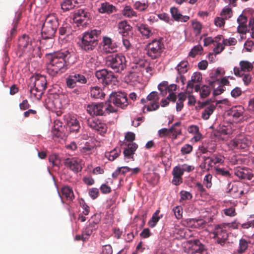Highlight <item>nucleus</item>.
<instances>
[{
  "mask_svg": "<svg viewBox=\"0 0 254 254\" xmlns=\"http://www.w3.org/2000/svg\"><path fill=\"white\" fill-rule=\"evenodd\" d=\"M217 103L215 102H210V101H206L202 103L201 107L204 108L203 111L201 114V117L203 120H208L210 115L213 113Z\"/></svg>",
  "mask_w": 254,
  "mask_h": 254,
  "instance_id": "obj_16",
  "label": "nucleus"
},
{
  "mask_svg": "<svg viewBox=\"0 0 254 254\" xmlns=\"http://www.w3.org/2000/svg\"><path fill=\"white\" fill-rule=\"evenodd\" d=\"M95 76L98 81L104 86L110 84L116 78L114 73L107 69L96 71Z\"/></svg>",
  "mask_w": 254,
  "mask_h": 254,
  "instance_id": "obj_12",
  "label": "nucleus"
},
{
  "mask_svg": "<svg viewBox=\"0 0 254 254\" xmlns=\"http://www.w3.org/2000/svg\"><path fill=\"white\" fill-rule=\"evenodd\" d=\"M107 102L110 105L113 103L115 106L122 109L126 108L129 104L127 94L122 92H112Z\"/></svg>",
  "mask_w": 254,
  "mask_h": 254,
  "instance_id": "obj_8",
  "label": "nucleus"
},
{
  "mask_svg": "<svg viewBox=\"0 0 254 254\" xmlns=\"http://www.w3.org/2000/svg\"><path fill=\"white\" fill-rule=\"evenodd\" d=\"M138 30L146 38H148L152 35L151 30L146 25L141 24L138 27Z\"/></svg>",
  "mask_w": 254,
  "mask_h": 254,
  "instance_id": "obj_33",
  "label": "nucleus"
},
{
  "mask_svg": "<svg viewBox=\"0 0 254 254\" xmlns=\"http://www.w3.org/2000/svg\"><path fill=\"white\" fill-rule=\"evenodd\" d=\"M28 87L30 88L31 98L39 100L47 88V81L46 76L41 74L32 76L30 79Z\"/></svg>",
  "mask_w": 254,
  "mask_h": 254,
  "instance_id": "obj_2",
  "label": "nucleus"
},
{
  "mask_svg": "<svg viewBox=\"0 0 254 254\" xmlns=\"http://www.w3.org/2000/svg\"><path fill=\"white\" fill-rule=\"evenodd\" d=\"M147 3H142L140 1H136L134 4L133 7L135 9L139 11H144L148 7Z\"/></svg>",
  "mask_w": 254,
  "mask_h": 254,
  "instance_id": "obj_51",
  "label": "nucleus"
},
{
  "mask_svg": "<svg viewBox=\"0 0 254 254\" xmlns=\"http://www.w3.org/2000/svg\"><path fill=\"white\" fill-rule=\"evenodd\" d=\"M65 166L75 173L82 170V160L79 158H67L64 161Z\"/></svg>",
  "mask_w": 254,
  "mask_h": 254,
  "instance_id": "obj_14",
  "label": "nucleus"
},
{
  "mask_svg": "<svg viewBox=\"0 0 254 254\" xmlns=\"http://www.w3.org/2000/svg\"><path fill=\"white\" fill-rule=\"evenodd\" d=\"M59 20L54 13L46 16L42 25L41 36L44 40L53 39L59 26Z\"/></svg>",
  "mask_w": 254,
  "mask_h": 254,
  "instance_id": "obj_4",
  "label": "nucleus"
},
{
  "mask_svg": "<svg viewBox=\"0 0 254 254\" xmlns=\"http://www.w3.org/2000/svg\"><path fill=\"white\" fill-rule=\"evenodd\" d=\"M101 31L94 29L83 33L79 46L81 49L86 52L90 53L97 47L101 38Z\"/></svg>",
  "mask_w": 254,
  "mask_h": 254,
  "instance_id": "obj_3",
  "label": "nucleus"
},
{
  "mask_svg": "<svg viewBox=\"0 0 254 254\" xmlns=\"http://www.w3.org/2000/svg\"><path fill=\"white\" fill-rule=\"evenodd\" d=\"M104 50L107 53H113L116 51L117 45L115 43H113L112 39L107 37L103 38Z\"/></svg>",
  "mask_w": 254,
  "mask_h": 254,
  "instance_id": "obj_22",
  "label": "nucleus"
},
{
  "mask_svg": "<svg viewBox=\"0 0 254 254\" xmlns=\"http://www.w3.org/2000/svg\"><path fill=\"white\" fill-rule=\"evenodd\" d=\"M67 125L71 132L77 133L80 128L79 121L74 117L70 118L67 121Z\"/></svg>",
  "mask_w": 254,
  "mask_h": 254,
  "instance_id": "obj_25",
  "label": "nucleus"
},
{
  "mask_svg": "<svg viewBox=\"0 0 254 254\" xmlns=\"http://www.w3.org/2000/svg\"><path fill=\"white\" fill-rule=\"evenodd\" d=\"M59 196L61 198L62 201H63V197H64L67 201H71L74 198V195L71 188L68 186H64L61 189V192L58 191Z\"/></svg>",
  "mask_w": 254,
  "mask_h": 254,
  "instance_id": "obj_20",
  "label": "nucleus"
},
{
  "mask_svg": "<svg viewBox=\"0 0 254 254\" xmlns=\"http://www.w3.org/2000/svg\"><path fill=\"white\" fill-rule=\"evenodd\" d=\"M94 147L89 144H85V146L81 149V152L85 155H89L92 153Z\"/></svg>",
  "mask_w": 254,
  "mask_h": 254,
  "instance_id": "obj_53",
  "label": "nucleus"
},
{
  "mask_svg": "<svg viewBox=\"0 0 254 254\" xmlns=\"http://www.w3.org/2000/svg\"><path fill=\"white\" fill-rule=\"evenodd\" d=\"M192 150V146L189 144L184 145L181 149V151L183 154H186L190 153Z\"/></svg>",
  "mask_w": 254,
  "mask_h": 254,
  "instance_id": "obj_59",
  "label": "nucleus"
},
{
  "mask_svg": "<svg viewBox=\"0 0 254 254\" xmlns=\"http://www.w3.org/2000/svg\"><path fill=\"white\" fill-rule=\"evenodd\" d=\"M182 211L183 209L180 206H176L173 209L174 214L177 219H180L182 217Z\"/></svg>",
  "mask_w": 254,
  "mask_h": 254,
  "instance_id": "obj_60",
  "label": "nucleus"
},
{
  "mask_svg": "<svg viewBox=\"0 0 254 254\" xmlns=\"http://www.w3.org/2000/svg\"><path fill=\"white\" fill-rule=\"evenodd\" d=\"M98 10L100 13H111L116 11V7L108 2L102 3Z\"/></svg>",
  "mask_w": 254,
  "mask_h": 254,
  "instance_id": "obj_28",
  "label": "nucleus"
},
{
  "mask_svg": "<svg viewBox=\"0 0 254 254\" xmlns=\"http://www.w3.org/2000/svg\"><path fill=\"white\" fill-rule=\"evenodd\" d=\"M159 97L157 92H151L146 97V99L142 98L141 100V103L143 104L147 103L149 101H159Z\"/></svg>",
  "mask_w": 254,
  "mask_h": 254,
  "instance_id": "obj_34",
  "label": "nucleus"
},
{
  "mask_svg": "<svg viewBox=\"0 0 254 254\" xmlns=\"http://www.w3.org/2000/svg\"><path fill=\"white\" fill-rule=\"evenodd\" d=\"M70 27L67 24L65 23L63 24L62 26L59 29V34L60 36H64L68 35L70 33Z\"/></svg>",
  "mask_w": 254,
  "mask_h": 254,
  "instance_id": "obj_48",
  "label": "nucleus"
},
{
  "mask_svg": "<svg viewBox=\"0 0 254 254\" xmlns=\"http://www.w3.org/2000/svg\"><path fill=\"white\" fill-rule=\"evenodd\" d=\"M181 125V122H178L176 123H175L170 128V133H177L179 134H182V130L181 128L180 127Z\"/></svg>",
  "mask_w": 254,
  "mask_h": 254,
  "instance_id": "obj_47",
  "label": "nucleus"
},
{
  "mask_svg": "<svg viewBox=\"0 0 254 254\" xmlns=\"http://www.w3.org/2000/svg\"><path fill=\"white\" fill-rule=\"evenodd\" d=\"M122 14L129 18L136 16V13L130 6H126L122 11Z\"/></svg>",
  "mask_w": 254,
  "mask_h": 254,
  "instance_id": "obj_43",
  "label": "nucleus"
},
{
  "mask_svg": "<svg viewBox=\"0 0 254 254\" xmlns=\"http://www.w3.org/2000/svg\"><path fill=\"white\" fill-rule=\"evenodd\" d=\"M164 49L162 38L155 39L147 44V55L151 59H158L161 57Z\"/></svg>",
  "mask_w": 254,
  "mask_h": 254,
  "instance_id": "obj_7",
  "label": "nucleus"
},
{
  "mask_svg": "<svg viewBox=\"0 0 254 254\" xmlns=\"http://www.w3.org/2000/svg\"><path fill=\"white\" fill-rule=\"evenodd\" d=\"M87 124L89 127L101 134L105 133L107 130V125L95 118L91 117L88 119Z\"/></svg>",
  "mask_w": 254,
  "mask_h": 254,
  "instance_id": "obj_13",
  "label": "nucleus"
},
{
  "mask_svg": "<svg viewBox=\"0 0 254 254\" xmlns=\"http://www.w3.org/2000/svg\"><path fill=\"white\" fill-rule=\"evenodd\" d=\"M73 55L71 50H64L50 55L47 65V72L54 76L65 72L68 68L69 59Z\"/></svg>",
  "mask_w": 254,
  "mask_h": 254,
  "instance_id": "obj_1",
  "label": "nucleus"
},
{
  "mask_svg": "<svg viewBox=\"0 0 254 254\" xmlns=\"http://www.w3.org/2000/svg\"><path fill=\"white\" fill-rule=\"evenodd\" d=\"M148 60L145 59L139 60L134 65L132 66L134 72H143V68Z\"/></svg>",
  "mask_w": 254,
  "mask_h": 254,
  "instance_id": "obj_39",
  "label": "nucleus"
},
{
  "mask_svg": "<svg viewBox=\"0 0 254 254\" xmlns=\"http://www.w3.org/2000/svg\"><path fill=\"white\" fill-rule=\"evenodd\" d=\"M168 85L167 81H163L158 85V89L162 96H165L167 94V88Z\"/></svg>",
  "mask_w": 254,
  "mask_h": 254,
  "instance_id": "obj_52",
  "label": "nucleus"
},
{
  "mask_svg": "<svg viewBox=\"0 0 254 254\" xmlns=\"http://www.w3.org/2000/svg\"><path fill=\"white\" fill-rule=\"evenodd\" d=\"M94 230L89 226H87L84 230L82 232V234L84 236V240H87L89 237L92 234V232Z\"/></svg>",
  "mask_w": 254,
  "mask_h": 254,
  "instance_id": "obj_56",
  "label": "nucleus"
},
{
  "mask_svg": "<svg viewBox=\"0 0 254 254\" xmlns=\"http://www.w3.org/2000/svg\"><path fill=\"white\" fill-rule=\"evenodd\" d=\"M170 13L174 20L178 22H187L190 19V17L187 15H183L179 9L176 7L170 8Z\"/></svg>",
  "mask_w": 254,
  "mask_h": 254,
  "instance_id": "obj_21",
  "label": "nucleus"
},
{
  "mask_svg": "<svg viewBox=\"0 0 254 254\" xmlns=\"http://www.w3.org/2000/svg\"><path fill=\"white\" fill-rule=\"evenodd\" d=\"M105 62L107 67L117 73H121L127 66L126 58L121 54H113L108 55L105 58Z\"/></svg>",
  "mask_w": 254,
  "mask_h": 254,
  "instance_id": "obj_5",
  "label": "nucleus"
},
{
  "mask_svg": "<svg viewBox=\"0 0 254 254\" xmlns=\"http://www.w3.org/2000/svg\"><path fill=\"white\" fill-rule=\"evenodd\" d=\"M237 42V40L235 38L232 37L229 39H224L223 41V45L226 46L235 45Z\"/></svg>",
  "mask_w": 254,
  "mask_h": 254,
  "instance_id": "obj_58",
  "label": "nucleus"
},
{
  "mask_svg": "<svg viewBox=\"0 0 254 254\" xmlns=\"http://www.w3.org/2000/svg\"><path fill=\"white\" fill-rule=\"evenodd\" d=\"M130 171H131V168L127 166L119 167L113 173L112 177L114 179H117L120 175H124Z\"/></svg>",
  "mask_w": 254,
  "mask_h": 254,
  "instance_id": "obj_31",
  "label": "nucleus"
},
{
  "mask_svg": "<svg viewBox=\"0 0 254 254\" xmlns=\"http://www.w3.org/2000/svg\"><path fill=\"white\" fill-rule=\"evenodd\" d=\"M89 224L88 226L91 227L94 230H96L98 228V224L100 222V218H97V215H94L89 220Z\"/></svg>",
  "mask_w": 254,
  "mask_h": 254,
  "instance_id": "obj_45",
  "label": "nucleus"
},
{
  "mask_svg": "<svg viewBox=\"0 0 254 254\" xmlns=\"http://www.w3.org/2000/svg\"><path fill=\"white\" fill-rule=\"evenodd\" d=\"M215 174L217 176H221L226 178H231V174L230 172L224 169L218 167H215Z\"/></svg>",
  "mask_w": 254,
  "mask_h": 254,
  "instance_id": "obj_38",
  "label": "nucleus"
},
{
  "mask_svg": "<svg viewBox=\"0 0 254 254\" xmlns=\"http://www.w3.org/2000/svg\"><path fill=\"white\" fill-rule=\"evenodd\" d=\"M131 28L132 27L126 21H122L118 23L119 33L121 34L123 37L128 35L131 31Z\"/></svg>",
  "mask_w": 254,
  "mask_h": 254,
  "instance_id": "obj_23",
  "label": "nucleus"
},
{
  "mask_svg": "<svg viewBox=\"0 0 254 254\" xmlns=\"http://www.w3.org/2000/svg\"><path fill=\"white\" fill-rule=\"evenodd\" d=\"M233 11L231 7L226 6L223 8L221 12L220 15L225 19H228L232 16Z\"/></svg>",
  "mask_w": 254,
  "mask_h": 254,
  "instance_id": "obj_40",
  "label": "nucleus"
},
{
  "mask_svg": "<svg viewBox=\"0 0 254 254\" xmlns=\"http://www.w3.org/2000/svg\"><path fill=\"white\" fill-rule=\"evenodd\" d=\"M21 18V13L20 12H16L15 15V17L13 20V28L10 31V37H12L15 33H16V28L18 25L19 20Z\"/></svg>",
  "mask_w": 254,
  "mask_h": 254,
  "instance_id": "obj_41",
  "label": "nucleus"
},
{
  "mask_svg": "<svg viewBox=\"0 0 254 254\" xmlns=\"http://www.w3.org/2000/svg\"><path fill=\"white\" fill-rule=\"evenodd\" d=\"M30 42L28 36L26 35H23L18 40V45L19 48L22 49L26 48L29 45H30Z\"/></svg>",
  "mask_w": 254,
  "mask_h": 254,
  "instance_id": "obj_32",
  "label": "nucleus"
},
{
  "mask_svg": "<svg viewBox=\"0 0 254 254\" xmlns=\"http://www.w3.org/2000/svg\"><path fill=\"white\" fill-rule=\"evenodd\" d=\"M250 242L244 239H241L239 241V246L238 249V253L239 254H242L245 252L247 250Z\"/></svg>",
  "mask_w": 254,
  "mask_h": 254,
  "instance_id": "obj_35",
  "label": "nucleus"
},
{
  "mask_svg": "<svg viewBox=\"0 0 254 254\" xmlns=\"http://www.w3.org/2000/svg\"><path fill=\"white\" fill-rule=\"evenodd\" d=\"M188 65L189 63L188 61H183L180 63L176 68L179 73H185L188 71Z\"/></svg>",
  "mask_w": 254,
  "mask_h": 254,
  "instance_id": "obj_42",
  "label": "nucleus"
},
{
  "mask_svg": "<svg viewBox=\"0 0 254 254\" xmlns=\"http://www.w3.org/2000/svg\"><path fill=\"white\" fill-rule=\"evenodd\" d=\"M113 250L112 247L109 245L103 246L101 254H112Z\"/></svg>",
  "mask_w": 254,
  "mask_h": 254,
  "instance_id": "obj_64",
  "label": "nucleus"
},
{
  "mask_svg": "<svg viewBox=\"0 0 254 254\" xmlns=\"http://www.w3.org/2000/svg\"><path fill=\"white\" fill-rule=\"evenodd\" d=\"M202 74L200 72H196L191 76V79L188 81L187 87V92L190 94L194 89V84L200 82L202 80Z\"/></svg>",
  "mask_w": 254,
  "mask_h": 254,
  "instance_id": "obj_19",
  "label": "nucleus"
},
{
  "mask_svg": "<svg viewBox=\"0 0 254 254\" xmlns=\"http://www.w3.org/2000/svg\"><path fill=\"white\" fill-rule=\"evenodd\" d=\"M184 173L180 166H175L173 170L172 175L176 177H182Z\"/></svg>",
  "mask_w": 254,
  "mask_h": 254,
  "instance_id": "obj_57",
  "label": "nucleus"
},
{
  "mask_svg": "<svg viewBox=\"0 0 254 254\" xmlns=\"http://www.w3.org/2000/svg\"><path fill=\"white\" fill-rule=\"evenodd\" d=\"M203 49L201 45H197L194 46L189 53V56L191 57H194L196 55L198 54L199 52L202 51Z\"/></svg>",
  "mask_w": 254,
  "mask_h": 254,
  "instance_id": "obj_54",
  "label": "nucleus"
},
{
  "mask_svg": "<svg viewBox=\"0 0 254 254\" xmlns=\"http://www.w3.org/2000/svg\"><path fill=\"white\" fill-rule=\"evenodd\" d=\"M127 147L125 148L126 149L130 150L131 152H135V150L138 147V145L135 142H128L126 143Z\"/></svg>",
  "mask_w": 254,
  "mask_h": 254,
  "instance_id": "obj_61",
  "label": "nucleus"
},
{
  "mask_svg": "<svg viewBox=\"0 0 254 254\" xmlns=\"http://www.w3.org/2000/svg\"><path fill=\"white\" fill-rule=\"evenodd\" d=\"M225 20L226 19H225L222 16L217 17L214 19V23L216 26L221 27L224 25L225 23Z\"/></svg>",
  "mask_w": 254,
  "mask_h": 254,
  "instance_id": "obj_63",
  "label": "nucleus"
},
{
  "mask_svg": "<svg viewBox=\"0 0 254 254\" xmlns=\"http://www.w3.org/2000/svg\"><path fill=\"white\" fill-rule=\"evenodd\" d=\"M121 153V150L119 149L115 148L110 152H106L105 156L110 161H114L119 157Z\"/></svg>",
  "mask_w": 254,
  "mask_h": 254,
  "instance_id": "obj_36",
  "label": "nucleus"
},
{
  "mask_svg": "<svg viewBox=\"0 0 254 254\" xmlns=\"http://www.w3.org/2000/svg\"><path fill=\"white\" fill-rule=\"evenodd\" d=\"M241 73L242 72H250L254 68L253 64L247 61H241L239 63Z\"/></svg>",
  "mask_w": 254,
  "mask_h": 254,
  "instance_id": "obj_29",
  "label": "nucleus"
},
{
  "mask_svg": "<svg viewBox=\"0 0 254 254\" xmlns=\"http://www.w3.org/2000/svg\"><path fill=\"white\" fill-rule=\"evenodd\" d=\"M117 110L107 102L92 104L87 107V112L91 116H105L110 113L116 112Z\"/></svg>",
  "mask_w": 254,
  "mask_h": 254,
  "instance_id": "obj_6",
  "label": "nucleus"
},
{
  "mask_svg": "<svg viewBox=\"0 0 254 254\" xmlns=\"http://www.w3.org/2000/svg\"><path fill=\"white\" fill-rule=\"evenodd\" d=\"M231 144L235 149L246 151L252 144L251 137L246 135L238 136L231 141Z\"/></svg>",
  "mask_w": 254,
  "mask_h": 254,
  "instance_id": "obj_10",
  "label": "nucleus"
},
{
  "mask_svg": "<svg viewBox=\"0 0 254 254\" xmlns=\"http://www.w3.org/2000/svg\"><path fill=\"white\" fill-rule=\"evenodd\" d=\"M216 81H211L209 82V85H203L201 87L199 84H196L194 86L195 92H199L200 96L201 98L207 97L211 92V87L214 88Z\"/></svg>",
  "mask_w": 254,
  "mask_h": 254,
  "instance_id": "obj_18",
  "label": "nucleus"
},
{
  "mask_svg": "<svg viewBox=\"0 0 254 254\" xmlns=\"http://www.w3.org/2000/svg\"><path fill=\"white\" fill-rule=\"evenodd\" d=\"M91 15L87 9L79 8L74 11L73 21L78 26H86L89 24Z\"/></svg>",
  "mask_w": 254,
  "mask_h": 254,
  "instance_id": "obj_9",
  "label": "nucleus"
},
{
  "mask_svg": "<svg viewBox=\"0 0 254 254\" xmlns=\"http://www.w3.org/2000/svg\"><path fill=\"white\" fill-rule=\"evenodd\" d=\"M52 133L53 136L57 138H63L65 136L64 129L53 128Z\"/></svg>",
  "mask_w": 254,
  "mask_h": 254,
  "instance_id": "obj_49",
  "label": "nucleus"
},
{
  "mask_svg": "<svg viewBox=\"0 0 254 254\" xmlns=\"http://www.w3.org/2000/svg\"><path fill=\"white\" fill-rule=\"evenodd\" d=\"M66 85L69 88H74L80 84H86L87 80L85 76L80 73H73L65 79Z\"/></svg>",
  "mask_w": 254,
  "mask_h": 254,
  "instance_id": "obj_11",
  "label": "nucleus"
},
{
  "mask_svg": "<svg viewBox=\"0 0 254 254\" xmlns=\"http://www.w3.org/2000/svg\"><path fill=\"white\" fill-rule=\"evenodd\" d=\"M160 210H157L153 214L151 219L149 221L148 223V225L150 227L153 228L156 225L157 223H158V221L161 218L160 216H158Z\"/></svg>",
  "mask_w": 254,
  "mask_h": 254,
  "instance_id": "obj_37",
  "label": "nucleus"
},
{
  "mask_svg": "<svg viewBox=\"0 0 254 254\" xmlns=\"http://www.w3.org/2000/svg\"><path fill=\"white\" fill-rule=\"evenodd\" d=\"M244 112V109L241 107H236L232 108L229 112L228 114L233 118V120H237L240 117L243 116Z\"/></svg>",
  "mask_w": 254,
  "mask_h": 254,
  "instance_id": "obj_26",
  "label": "nucleus"
},
{
  "mask_svg": "<svg viewBox=\"0 0 254 254\" xmlns=\"http://www.w3.org/2000/svg\"><path fill=\"white\" fill-rule=\"evenodd\" d=\"M211 161L213 162L214 164L222 163L224 162V158L219 154H215L211 157Z\"/></svg>",
  "mask_w": 254,
  "mask_h": 254,
  "instance_id": "obj_50",
  "label": "nucleus"
},
{
  "mask_svg": "<svg viewBox=\"0 0 254 254\" xmlns=\"http://www.w3.org/2000/svg\"><path fill=\"white\" fill-rule=\"evenodd\" d=\"M234 74L239 77H242L243 81L245 85L248 86L252 81V75L250 73H241L240 68L237 67L234 68Z\"/></svg>",
  "mask_w": 254,
  "mask_h": 254,
  "instance_id": "obj_24",
  "label": "nucleus"
},
{
  "mask_svg": "<svg viewBox=\"0 0 254 254\" xmlns=\"http://www.w3.org/2000/svg\"><path fill=\"white\" fill-rule=\"evenodd\" d=\"M192 26L195 36L199 35L202 29L201 24L197 21H192Z\"/></svg>",
  "mask_w": 254,
  "mask_h": 254,
  "instance_id": "obj_46",
  "label": "nucleus"
},
{
  "mask_svg": "<svg viewBox=\"0 0 254 254\" xmlns=\"http://www.w3.org/2000/svg\"><path fill=\"white\" fill-rule=\"evenodd\" d=\"M49 160L53 166H58L60 164V161L59 156L56 154H53L49 156Z\"/></svg>",
  "mask_w": 254,
  "mask_h": 254,
  "instance_id": "obj_55",
  "label": "nucleus"
},
{
  "mask_svg": "<svg viewBox=\"0 0 254 254\" xmlns=\"http://www.w3.org/2000/svg\"><path fill=\"white\" fill-rule=\"evenodd\" d=\"M105 94L102 89L98 86L93 87L90 90V96L96 99H102Z\"/></svg>",
  "mask_w": 254,
  "mask_h": 254,
  "instance_id": "obj_27",
  "label": "nucleus"
},
{
  "mask_svg": "<svg viewBox=\"0 0 254 254\" xmlns=\"http://www.w3.org/2000/svg\"><path fill=\"white\" fill-rule=\"evenodd\" d=\"M147 105L145 107H147V111H153L158 109L159 107L158 101H149L147 102Z\"/></svg>",
  "mask_w": 254,
  "mask_h": 254,
  "instance_id": "obj_44",
  "label": "nucleus"
},
{
  "mask_svg": "<svg viewBox=\"0 0 254 254\" xmlns=\"http://www.w3.org/2000/svg\"><path fill=\"white\" fill-rule=\"evenodd\" d=\"M237 22L239 23V25L247 26V17L246 16L241 14L237 18Z\"/></svg>",
  "mask_w": 254,
  "mask_h": 254,
  "instance_id": "obj_62",
  "label": "nucleus"
},
{
  "mask_svg": "<svg viewBox=\"0 0 254 254\" xmlns=\"http://www.w3.org/2000/svg\"><path fill=\"white\" fill-rule=\"evenodd\" d=\"M189 243L191 245V254H207V251L198 239L190 240Z\"/></svg>",
  "mask_w": 254,
  "mask_h": 254,
  "instance_id": "obj_17",
  "label": "nucleus"
},
{
  "mask_svg": "<svg viewBox=\"0 0 254 254\" xmlns=\"http://www.w3.org/2000/svg\"><path fill=\"white\" fill-rule=\"evenodd\" d=\"M214 238L216 240L218 244L223 246L228 238V233L225 227L217 226L215 227L213 232Z\"/></svg>",
  "mask_w": 254,
  "mask_h": 254,
  "instance_id": "obj_15",
  "label": "nucleus"
},
{
  "mask_svg": "<svg viewBox=\"0 0 254 254\" xmlns=\"http://www.w3.org/2000/svg\"><path fill=\"white\" fill-rule=\"evenodd\" d=\"M75 0H64L61 3V8L64 11H67L75 7Z\"/></svg>",
  "mask_w": 254,
  "mask_h": 254,
  "instance_id": "obj_30",
  "label": "nucleus"
}]
</instances>
